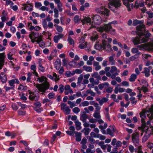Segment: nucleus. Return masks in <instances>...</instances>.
Here are the masks:
<instances>
[{"label":"nucleus","instance_id":"1","mask_svg":"<svg viewBox=\"0 0 153 153\" xmlns=\"http://www.w3.org/2000/svg\"><path fill=\"white\" fill-rule=\"evenodd\" d=\"M38 79L39 80L40 82L44 83L41 84H36V87L38 89V93L42 92L41 94H43L45 92L46 90L48 89L50 85L49 83L47 81V78L44 76H42L40 77L38 76Z\"/></svg>","mask_w":153,"mask_h":153},{"label":"nucleus","instance_id":"2","mask_svg":"<svg viewBox=\"0 0 153 153\" xmlns=\"http://www.w3.org/2000/svg\"><path fill=\"white\" fill-rule=\"evenodd\" d=\"M96 28L97 31L100 32H102L104 30L107 32L110 31V33L112 34H114L115 33V30L112 29V27L109 23L108 24H104L103 25L97 27Z\"/></svg>","mask_w":153,"mask_h":153},{"label":"nucleus","instance_id":"3","mask_svg":"<svg viewBox=\"0 0 153 153\" xmlns=\"http://www.w3.org/2000/svg\"><path fill=\"white\" fill-rule=\"evenodd\" d=\"M121 0H111L108 3V8L114 12L120 8L121 5Z\"/></svg>","mask_w":153,"mask_h":153},{"label":"nucleus","instance_id":"4","mask_svg":"<svg viewBox=\"0 0 153 153\" xmlns=\"http://www.w3.org/2000/svg\"><path fill=\"white\" fill-rule=\"evenodd\" d=\"M142 123V126L143 128V132H145V134L143 137L142 141L143 142H145L148 139L150 136L151 134L150 130H149V128L148 126H146L145 122H144V123Z\"/></svg>","mask_w":153,"mask_h":153},{"label":"nucleus","instance_id":"5","mask_svg":"<svg viewBox=\"0 0 153 153\" xmlns=\"http://www.w3.org/2000/svg\"><path fill=\"white\" fill-rule=\"evenodd\" d=\"M140 50L152 51H153V44L151 43L141 44L137 46Z\"/></svg>","mask_w":153,"mask_h":153},{"label":"nucleus","instance_id":"6","mask_svg":"<svg viewBox=\"0 0 153 153\" xmlns=\"http://www.w3.org/2000/svg\"><path fill=\"white\" fill-rule=\"evenodd\" d=\"M147 112L152 113L153 114V105H151L149 108H146V109H143L139 114L141 118V122L144 123L145 119L146 118V116L145 114Z\"/></svg>","mask_w":153,"mask_h":153},{"label":"nucleus","instance_id":"7","mask_svg":"<svg viewBox=\"0 0 153 153\" xmlns=\"http://www.w3.org/2000/svg\"><path fill=\"white\" fill-rule=\"evenodd\" d=\"M91 18L93 21L92 23V25L91 27L88 29V30L95 27V26L93 25L94 23L96 24L99 25L102 22L101 17L99 15H93Z\"/></svg>","mask_w":153,"mask_h":153},{"label":"nucleus","instance_id":"8","mask_svg":"<svg viewBox=\"0 0 153 153\" xmlns=\"http://www.w3.org/2000/svg\"><path fill=\"white\" fill-rule=\"evenodd\" d=\"M95 10L97 13H100L101 15H104L107 16H109V10L103 7L97 8Z\"/></svg>","mask_w":153,"mask_h":153},{"label":"nucleus","instance_id":"9","mask_svg":"<svg viewBox=\"0 0 153 153\" xmlns=\"http://www.w3.org/2000/svg\"><path fill=\"white\" fill-rule=\"evenodd\" d=\"M139 134L137 132L133 133L131 136L132 140L136 146H138L139 144Z\"/></svg>","mask_w":153,"mask_h":153},{"label":"nucleus","instance_id":"10","mask_svg":"<svg viewBox=\"0 0 153 153\" xmlns=\"http://www.w3.org/2000/svg\"><path fill=\"white\" fill-rule=\"evenodd\" d=\"M102 45H103V49H106V50L110 52L112 50L111 45L107 43V42L104 40H102Z\"/></svg>","mask_w":153,"mask_h":153},{"label":"nucleus","instance_id":"11","mask_svg":"<svg viewBox=\"0 0 153 153\" xmlns=\"http://www.w3.org/2000/svg\"><path fill=\"white\" fill-rule=\"evenodd\" d=\"M16 53V50L14 49H11L7 54V57L8 59L10 60H14L13 56Z\"/></svg>","mask_w":153,"mask_h":153},{"label":"nucleus","instance_id":"12","mask_svg":"<svg viewBox=\"0 0 153 153\" xmlns=\"http://www.w3.org/2000/svg\"><path fill=\"white\" fill-rule=\"evenodd\" d=\"M61 109L64 110L65 113L66 114H69L70 113L71 110L65 104L63 103L61 104Z\"/></svg>","mask_w":153,"mask_h":153},{"label":"nucleus","instance_id":"13","mask_svg":"<svg viewBox=\"0 0 153 153\" xmlns=\"http://www.w3.org/2000/svg\"><path fill=\"white\" fill-rule=\"evenodd\" d=\"M42 25L45 28H47L48 27L50 28H52L53 27V25L52 22H49L47 24L46 20H44L42 22Z\"/></svg>","mask_w":153,"mask_h":153},{"label":"nucleus","instance_id":"14","mask_svg":"<svg viewBox=\"0 0 153 153\" xmlns=\"http://www.w3.org/2000/svg\"><path fill=\"white\" fill-rule=\"evenodd\" d=\"M27 26L28 27V29L31 31L34 30L36 31H38L40 29V27L39 26H36L34 27L32 26V24L31 22H29L27 23Z\"/></svg>","mask_w":153,"mask_h":153},{"label":"nucleus","instance_id":"15","mask_svg":"<svg viewBox=\"0 0 153 153\" xmlns=\"http://www.w3.org/2000/svg\"><path fill=\"white\" fill-rule=\"evenodd\" d=\"M64 89V93L66 95H68L69 94H71L73 93V91L71 89V87L69 85H66L65 86Z\"/></svg>","mask_w":153,"mask_h":153},{"label":"nucleus","instance_id":"16","mask_svg":"<svg viewBox=\"0 0 153 153\" xmlns=\"http://www.w3.org/2000/svg\"><path fill=\"white\" fill-rule=\"evenodd\" d=\"M144 34V33L142 32H141L140 33H138V35L139 36L141 43L146 42L148 41V40L147 39V38L145 37Z\"/></svg>","mask_w":153,"mask_h":153},{"label":"nucleus","instance_id":"17","mask_svg":"<svg viewBox=\"0 0 153 153\" xmlns=\"http://www.w3.org/2000/svg\"><path fill=\"white\" fill-rule=\"evenodd\" d=\"M5 54L4 53H0V69L2 68L4 62Z\"/></svg>","mask_w":153,"mask_h":153},{"label":"nucleus","instance_id":"18","mask_svg":"<svg viewBox=\"0 0 153 153\" xmlns=\"http://www.w3.org/2000/svg\"><path fill=\"white\" fill-rule=\"evenodd\" d=\"M88 118V115L86 114L85 111L82 112L80 114V120L83 122L86 121V120Z\"/></svg>","mask_w":153,"mask_h":153},{"label":"nucleus","instance_id":"19","mask_svg":"<svg viewBox=\"0 0 153 153\" xmlns=\"http://www.w3.org/2000/svg\"><path fill=\"white\" fill-rule=\"evenodd\" d=\"M83 19L81 20V22L82 23V25H84L85 24L90 23L91 25H92V23L91 22V19L89 17H83Z\"/></svg>","mask_w":153,"mask_h":153},{"label":"nucleus","instance_id":"20","mask_svg":"<svg viewBox=\"0 0 153 153\" xmlns=\"http://www.w3.org/2000/svg\"><path fill=\"white\" fill-rule=\"evenodd\" d=\"M2 14V15L1 18L2 22H3L8 20L9 18L7 16V13L4 10H3Z\"/></svg>","mask_w":153,"mask_h":153},{"label":"nucleus","instance_id":"21","mask_svg":"<svg viewBox=\"0 0 153 153\" xmlns=\"http://www.w3.org/2000/svg\"><path fill=\"white\" fill-rule=\"evenodd\" d=\"M64 35L62 33L59 34L58 35L55 36L53 38V40L54 42L56 43L58 42L59 39L63 38Z\"/></svg>","mask_w":153,"mask_h":153},{"label":"nucleus","instance_id":"22","mask_svg":"<svg viewBox=\"0 0 153 153\" xmlns=\"http://www.w3.org/2000/svg\"><path fill=\"white\" fill-rule=\"evenodd\" d=\"M134 0H123V4L127 7L128 10L129 11H131L129 2H132Z\"/></svg>","mask_w":153,"mask_h":153},{"label":"nucleus","instance_id":"23","mask_svg":"<svg viewBox=\"0 0 153 153\" xmlns=\"http://www.w3.org/2000/svg\"><path fill=\"white\" fill-rule=\"evenodd\" d=\"M30 95L29 96V99L32 101H37L38 100L39 97L33 93H30Z\"/></svg>","mask_w":153,"mask_h":153},{"label":"nucleus","instance_id":"24","mask_svg":"<svg viewBox=\"0 0 153 153\" xmlns=\"http://www.w3.org/2000/svg\"><path fill=\"white\" fill-rule=\"evenodd\" d=\"M111 127V126H110ZM111 129L108 128L107 129V134H109L111 137L114 136V133L115 131V129L113 126H111Z\"/></svg>","mask_w":153,"mask_h":153},{"label":"nucleus","instance_id":"25","mask_svg":"<svg viewBox=\"0 0 153 153\" xmlns=\"http://www.w3.org/2000/svg\"><path fill=\"white\" fill-rule=\"evenodd\" d=\"M61 65L60 59H57L55 62V68L57 70H58L60 68Z\"/></svg>","mask_w":153,"mask_h":153},{"label":"nucleus","instance_id":"26","mask_svg":"<svg viewBox=\"0 0 153 153\" xmlns=\"http://www.w3.org/2000/svg\"><path fill=\"white\" fill-rule=\"evenodd\" d=\"M39 36V35L38 33H35L33 32H32L30 34L29 36L30 39H32V38L36 39Z\"/></svg>","mask_w":153,"mask_h":153},{"label":"nucleus","instance_id":"27","mask_svg":"<svg viewBox=\"0 0 153 153\" xmlns=\"http://www.w3.org/2000/svg\"><path fill=\"white\" fill-rule=\"evenodd\" d=\"M74 133L75 134L76 140L78 142L80 141L81 140V133L76 131H74Z\"/></svg>","mask_w":153,"mask_h":153},{"label":"nucleus","instance_id":"28","mask_svg":"<svg viewBox=\"0 0 153 153\" xmlns=\"http://www.w3.org/2000/svg\"><path fill=\"white\" fill-rule=\"evenodd\" d=\"M39 66L38 68L42 72H44L45 71V68L43 66L42 63V60L39 59L38 61Z\"/></svg>","mask_w":153,"mask_h":153},{"label":"nucleus","instance_id":"29","mask_svg":"<svg viewBox=\"0 0 153 153\" xmlns=\"http://www.w3.org/2000/svg\"><path fill=\"white\" fill-rule=\"evenodd\" d=\"M93 65L95 67V69L97 71H98L101 68V66L99 64V63L97 61H94L93 62Z\"/></svg>","mask_w":153,"mask_h":153},{"label":"nucleus","instance_id":"30","mask_svg":"<svg viewBox=\"0 0 153 153\" xmlns=\"http://www.w3.org/2000/svg\"><path fill=\"white\" fill-rule=\"evenodd\" d=\"M131 51L133 53H136L135 55L137 56H139L141 54V53L139 52L137 48H132L131 50Z\"/></svg>","mask_w":153,"mask_h":153},{"label":"nucleus","instance_id":"31","mask_svg":"<svg viewBox=\"0 0 153 153\" xmlns=\"http://www.w3.org/2000/svg\"><path fill=\"white\" fill-rule=\"evenodd\" d=\"M132 41L133 43L135 45H137L141 43L140 41L139 36H136L133 39Z\"/></svg>","mask_w":153,"mask_h":153},{"label":"nucleus","instance_id":"32","mask_svg":"<svg viewBox=\"0 0 153 153\" xmlns=\"http://www.w3.org/2000/svg\"><path fill=\"white\" fill-rule=\"evenodd\" d=\"M140 25V26L143 27V22L137 20V19L133 21V25L135 26L137 25Z\"/></svg>","mask_w":153,"mask_h":153},{"label":"nucleus","instance_id":"33","mask_svg":"<svg viewBox=\"0 0 153 153\" xmlns=\"http://www.w3.org/2000/svg\"><path fill=\"white\" fill-rule=\"evenodd\" d=\"M83 68L84 70L88 72H92L93 70V69L91 67L87 65L83 66Z\"/></svg>","mask_w":153,"mask_h":153},{"label":"nucleus","instance_id":"34","mask_svg":"<svg viewBox=\"0 0 153 153\" xmlns=\"http://www.w3.org/2000/svg\"><path fill=\"white\" fill-rule=\"evenodd\" d=\"M125 90V89L123 88L116 87L114 89V91L115 94H117L118 92L120 93L123 92Z\"/></svg>","mask_w":153,"mask_h":153},{"label":"nucleus","instance_id":"35","mask_svg":"<svg viewBox=\"0 0 153 153\" xmlns=\"http://www.w3.org/2000/svg\"><path fill=\"white\" fill-rule=\"evenodd\" d=\"M98 38V36L96 32L93 33L92 35L90 37V39L93 41H95Z\"/></svg>","mask_w":153,"mask_h":153},{"label":"nucleus","instance_id":"36","mask_svg":"<svg viewBox=\"0 0 153 153\" xmlns=\"http://www.w3.org/2000/svg\"><path fill=\"white\" fill-rule=\"evenodd\" d=\"M94 60V58L92 56H90L89 58V60L87 61L86 63L88 65H92V62Z\"/></svg>","mask_w":153,"mask_h":153},{"label":"nucleus","instance_id":"37","mask_svg":"<svg viewBox=\"0 0 153 153\" xmlns=\"http://www.w3.org/2000/svg\"><path fill=\"white\" fill-rule=\"evenodd\" d=\"M36 66L35 65H31L30 67V69L33 71V74L36 76H38V74L36 71Z\"/></svg>","mask_w":153,"mask_h":153},{"label":"nucleus","instance_id":"38","mask_svg":"<svg viewBox=\"0 0 153 153\" xmlns=\"http://www.w3.org/2000/svg\"><path fill=\"white\" fill-rule=\"evenodd\" d=\"M144 71L142 72V73L145 74V76L146 77H148L150 75V71L149 69L147 68H144Z\"/></svg>","mask_w":153,"mask_h":153},{"label":"nucleus","instance_id":"39","mask_svg":"<svg viewBox=\"0 0 153 153\" xmlns=\"http://www.w3.org/2000/svg\"><path fill=\"white\" fill-rule=\"evenodd\" d=\"M137 75L135 74H131L129 79V80L130 82H134L137 78Z\"/></svg>","mask_w":153,"mask_h":153},{"label":"nucleus","instance_id":"40","mask_svg":"<svg viewBox=\"0 0 153 153\" xmlns=\"http://www.w3.org/2000/svg\"><path fill=\"white\" fill-rule=\"evenodd\" d=\"M33 6L31 4H26V10L28 11H31L33 10Z\"/></svg>","mask_w":153,"mask_h":153},{"label":"nucleus","instance_id":"41","mask_svg":"<svg viewBox=\"0 0 153 153\" xmlns=\"http://www.w3.org/2000/svg\"><path fill=\"white\" fill-rule=\"evenodd\" d=\"M83 79V74H80L78 78L77 82V84L78 85H79L81 83Z\"/></svg>","mask_w":153,"mask_h":153},{"label":"nucleus","instance_id":"42","mask_svg":"<svg viewBox=\"0 0 153 153\" xmlns=\"http://www.w3.org/2000/svg\"><path fill=\"white\" fill-rule=\"evenodd\" d=\"M54 26L56 27V29L58 32L61 33L62 32L63 29L62 27L56 24L54 25Z\"/></svg>","mask_w":153,"mask_h":153},{"label":"nucleus","instance_id":"43","mask_svg":"<svg viewBox=\"0 0 153 153\" xmlns=\"http://www.w3.org/2000/svg\"><path fill=\"white\" fill-rule=\"evenodd\" d=\"M94 47L96 49L99 51L102 50L103 49V45L102 46L101 45L99 44L95 45Z\"/></svg>","mask_w":153,"mask_h":153},{"label":"nucleus","instance_id":"44","mask_svg":"<svg viewBox=\"0 0 153 153\" xmlns=\"http://www.w3.org/2000/svg\"><path fill=\"white\" fill-rule=\"evenodd\" d=\"M76 128L77 130H79L81 128V123L80 122L76 121H75Z\"/></svg>","mask_w":153,"mask_h":153},{"label":"nucleus","instance_id":"45","mask_svg":"<svg viewBox=\"0 0 153 153\" xmlns=\"http://www.w3.org/2000/svg\"><path fill=\"white\" fill-rule=\"evenodd\" d=\"M115 56V54L113 55V56H109L108 57L109 62L111 63V64L113 65L114 64L115 60H114V56Z\"/></svg>","mask_w":153,"mask_h":153},{"label":"nucleus","instance_id":"46","mask_svg":"<svg viewBox=\"0 0 153 153\" xmlns=\"http://www.w3.org/2000/svg\"><path fill=\"white\" fill-rule=\"evenodd\" d=\"M93 116L94 117L97 119H99L101 117L100 114V111H95L94 113V114Z\"/></svg>","mask_w":153,"mask_h":153},{"label":"nucleus","instance_id":"47","mask_svg":"<svg viewBox=\"0 0 153 153\" xmlns=\"http://www.w3.org/2000/svg\"><path fill=\"white\" fill-rule=\"evenodd\" d=\"M143 27L140 26V25H138L136 27V30L138 31H142L145 28V26L143 25Z\"/></svg>","mask_w":153,"mask_h":153},{"label":"nucleus","instance_id":"48","mask_svg":"<svg viewBox=\"0 0 153 153\" xmlns=\"http://www.w3.org/2000/svg\"><path fill=\"white\" fill-rule=\"evenodd\" d=\"M68 40L70 45H74V40L71 38L70 36H68Z\"/></svg>","mask_w":153,"mask_h":153},{"label":"nucleus","instance_id":"49","mask_svg":"<svg viewBox=\"0 0 153 153\" xmlns=\"http://www.w3.org/2000/svg\"><path fill=\"white\" fill-rule=\"evenodd\" d=\"M48 97L49 99H54L55 98V94L53 92L49 93Z\"/></svg>","mask_w":153,"mask_h":153},{"label":"nucleus","instance_id":"50","mask_svg":"<svg viewBox=\"0 0 153 153\" xmlns=\"http://www.w3.org/2000/svg\"><path fill=\"white\" fill-rule=\"evenodd\" d=\"M0 79L3 83H6L7 81V78L6 75H4L3 76H0Z\"/></svg>","mask_w":153,"mask_h":153},{"label":"nucleus","instance_id":"51","mask_svg":"<svg viewBox=\"0 0 153 153\" xmlns=\"http://www.w3.org/2000/svg\"><path fill=\"white\" fill-rule=\"evenodd\" d=\"M108 100V99L106 97H103L101 99V103L100 105H102L105 102H106Z\"/></svg>","mask_w":153,"mask_h":153},{"label":"nucleus","instance_id":"52","mask_svg":"<svg viewBox=\"0 0 153 153\" xmlns=\"http://www.w3.org/2000/svg\"><path fill=\"white\" fill-rule=\"evenodd\" d=\"M82 72V71L81 69H77L73 72L72 75H74L75 74H80Z\"/></svg>","mask_w":153,"mask_h":153},{"label":"nucleus","instance_id":"53","mask_svg":"<svg viewBox=\"0 0 153 153\" xmlns=\"http://www.w3.org/2000/svg\"><path fill=\"white\" fill-rule=\"evenodd\" d=\"M117 71V69L115 66H112L110 72L112 74L114 73V72Z\"/></svg>","mask_w":153,"mask_h":153},{"label":"nucleus","instance_id":"54","mask_svg":"<svg viewBox=\"0 0 153 153\" xmlns=\"http://www.w3.org/2000/svg\"><path fill=\"white\" fill-rule=\"evenodd\" d=\"M68 103L70 105V107L71 108H72L76 105V104L74 102L70 101H68Z\"/></svg>","mask_w":153,"mask_h":153},{"label":"nucleus","instance_id":"55","mask_svg":"<svg viewBox=\"0 0 153 153\" xmlns=\"http://www.w3.org/2000/svg\"><path fill=\"white\" fill-rule=\"evenodd\" d=\"M54 13V17L55 18H58L59 17V11L56 8L53 9Z\"/></svg>","mask_w":153,"mask_h":153},{"label":"nucleus","instance_id":"56","mask_svg":"<svg viewBox=\"0 0 153 153\" xmlns=\"http://www.w3.org/2000/svg\"><path fill=\"white\" fill-rule=\"evenodd\" d=\"M90 130H91L89 128H84L83 130V131L85 135H88Z\"/></svg>","mask_w":153,"mask_h":153},{"label":"nucleus","instance_id":"57","mask_svg":"<svg viewBox=\"0 0 153 153\" xmlns=\"http://www.w3.org/2000/svg\"><path fill=\"white\" fill-rule=\"evenodd\" d=\"M149 113L147 114V116L150 120H152L153 119V114L152 113Z\"/></svg>","mask_w":153,"mask_h":153},{"label":"nucleus","instance_id":"58","mask_svg":"<svg viewBox=\"0 0 153 153\" xmlns=\"http://www.w3.org/2000/svg\"><path fill=\"white\" fill-rule=\"evenodd\" d=\"M73 111L75 113H78L80 111V109L78 107H76L73 109Z\"/></svg>","mask_w":153,"mask_h":153},{"label":"nucleus","instance_id":"59","mask_svg":"<svg viewBox=\"0 0 153 153\" xmlns=\"http://www.w3.org/2000/svg\"><path fill=\"white\" fill-rule=\"evenodd\" d=\"M94 106L96 108L95 109L96 110L95 111H99V110L101 109V107L99 106L97 102Z\"/></svg>","mask_w":153,"mask_h":153},{"label":"nucleus","instance_id":"60","mask_svg":"<svg viewBox=\"0 0 153 153\" xmlns=\"http://www.w3.org/2000/svg\"><path fill=\"white\" fill-rule=\"evenodd\" d=\"M146 13L148 14V19L152 18L153 17V13L150 11H147L146 12Z\"/></svg>","mask_w":153,"mask_h":153},{"label":"nucleus","instance_id":"61","mask_svg":"<svg viewBox=\"0 0 153 153\" xmlns=\"http://www.w3.org/2000/svg\"><path fill=\"white\" fill-rule=\"evenodd\" d=\"M80 19H81L79 18V16H76L74 18V22L76 23H78V22L79 21Z\"/></svg>","mask_w":153,"mask_h":153},{"label":"nucleus","instance_id":"62","mask_svg":"<svg viewBox=\"0 0 153 153\" xmlns=\"http://www.w3.org/2000/svg\"><path fill=\"white\" fill-rule=\"evenodd\" d=\"M111 98L113 99V100L117 102H118L119 100L116 98V95L115 94H112L111 96Z\"/></svg>","mask_w":153,"mask_h":153},{"label":"nucleus","instance_id":"63","mask_svg":"<svg viewBox=\"0 0 153 153\" xmlns=\"http://www.w3.org/2000/svg\"><path fill=\"white\" fill-rule=\"evenodd\" d=\"M15 82V79H12L10 80L9 81V83L11 87L13 86V88H14V84Z\"/></svg>","mask_w":153,"mask_h":153},{"label":"nucleus","instance_id":"64","mask_svg":"<svg viewBox=\"0 0 153 153\" xmlns=\"http://www.w3.org/2000/svg\"><path fill=\"white\" fill-rule=\"evenodd\" d=\"M88 140L92 144H94L95 143V140L91 136H88Z\"/></svg>","mask_w":153,"mask_h":153}]
</instances>
